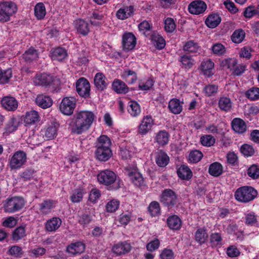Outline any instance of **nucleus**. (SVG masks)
<instances>
[{
	"mask_svg": "<svg viewBox=\"0 0 259 259\" xmlns=\"http://www.w3.org/2000/svg\"><path fill=\"white\" fill-rule=\"evenodd\" d=\"M96 119L95 114L89 110L77 111L69 123L71 132L81 134L88 131Z\"/></svg>",
	"mask_w": 259,
	"mask_h": 259,
	"instance_id": "1",
	"label": "nucleus"
},
{
	"mask_svg": "<svg viewBox=\"0 0 259 259\" xmlns=\"http://www.w3.org/2000/svg\"><path fill=\"white\" fill-rule=\"evenodd\" d=\"M111 141L105 135H102L98 139L95 152L96 158L100 161H106L112 156L110 149Z\"/></svg>",
	"mask_w": 259,
	"mask_h": 259,
	"instance_id": "2",
	"label": "nucleus"
},
{
	"mask_svg": "<svg viewBox=\"0 0 259 259\" xmlns=\"http://www.w3.org/2000/svg\"><path fill=\"white\" fill-rule=\"evenodd\" d=\"M17 11V6L11 1H4L0 3V21L6 22Z\"/></svg>",
	"mask_w": 259,
	"mask_h": 259,
	"instance_id": "3",
	"label": "nucleus"
},
{
	"mask_svg": "<svg viewBox=\"0 0 259 259\" xmlns=\"http://www.w3.org/2000/svg\"><path fill=\"white\" fill-rule=\"evenodd\" d=\"M256 195V191L252 187L248 186L238 188L235 194L236 199L243 202H247L253 200Z\"/></svg>",
	"mask_w": 259,
	"mask_h": 259,
	"instance_id": "4",
	"label": "nucleus"
},
{
	"mask_svg": "<svg viewBox=\"0 0 259 259\" xmlns=\"http://www.w3.org/2000/svg\"><path fill=\"white\" fill-rule=\"evenodd\" d=\"M25 203L22 197H13L8 199L4 204L5 211L9 213H13L22 209Z\"/></svg>",
	"mask_w": 259,
	"mask_h": 259,
	"instance_id": "5",
	"label": "nucleus"
},
{
	"mask_svg": "<svg viewBox=\"0 0 259 259\" xmlns=\"http://www.w3.org/2000/svg\"><path fill=\"white\" fill-rule=\"evenodd\" d=\"M27 155L23 151L15 152L9 159V164L11 169H18L21 168L26 162Z\"/></svg>",
	"mask_w": 259,
	"mask_h": 259,
	"instance_id": "6",
	"label": "nucleus"
},
{
	"mask_svg": "<svg viewBox=\"0 0 259 259\" xmlns=\"http://www.w3.org/2000/svg\"><path fill=\"white\" fill-rule=\"evenodd\" d=\"M32 81L34 85L44 87L56 84L58 82L57 79L53 75L46 73L36 74L32 79Z\"/></svg>",
	"mask_w": 259,
	"mask_h": 259,
	"instance_id": "7",
	"label": "nucleus"
},
{
	"mask_svg": "<svg viewBox=\"0 0 259 259\" xmlns=\"http://www.w3.org/2000/svg\"><path fill=\"white\" fill-rule=\"evenodd\" d=\"M155 125L154 119L150 115L144 116L138 126L137 132L142 136H145L152 130Z\"/></svg>",
	"mask_w": 259,
	"mask_h": 259,
	"instance_id": "8",
	"label": "nucleus"
},
{
	"mask_svg": "<svg viewBox=\"0 0 259 259\" xmlns=\"http://www.w3.org/2000/svg\"><path fill=\"white\" fill-rule=\"evenodd\" d=\"M76 100L72 97L64 98L59 106L61 113L66 115H71L76 107Z\"/></svg>",
	"mask_w": 259,
	"mask_h": 259,
	"instance_id": "9",
	"label": "nucleus"
},
{
	"mask_svg": "<svg viewBox=\"0 0 259 259\" xmlns=\"http://www.w3.org/2000/svg\"><path fill=\"white\" fill-rule=\"evenodd\" d=\"M97 179L100 184L109 186L116 182V175L111 170H105L98 174Z\"/></svg>",
	"mask_w": 259,
	"mask_h": 259,
	"instance_id": "10",
	"label": "nucleus"
},
{
	"mask_svg": "<svg viewBox=\"0 0 259 259\" xmlns=\"http://www.w3.org/2000/svg\"><path fill=\"white\" fill-rule=\"evenodd\" d=\"M76 89L80 96L88 97L90 95V84L86 78L81 77L76 82Z\"/></svg>",
	"mask_w": 259,
	"mask_h": 259,
	"instance_id": "11",
	"label": "nucleus"
},
{
	"mask_svg": "<svg viewBox=\"0 0 259 259\" xmlns=\"http://www.w3.org/2000/svg\"><path fill=\"white\" fill-rule=\"evenodd\" d=\"M22 119L25 126H30L37 124L40 120V117L37 111L31 110L26 112Z\"/></svg>",
	"mask_w": 259,
	"mask_h": 259,
	"instance_id": "12",
	"label": "nucleus"
},
{
	"mask_svg": "<svg viewBox=\"0 0 259 259\" xmlns=\"http://www.w3.org/2000/svg\"><path fill=\"white\" fill-rule=\"evenodd\" d=\"M125 169L127 176L135 186L142 187L144 185V179L136 167L131 169L127 167Z\"/></svg>",
	"mask_w": 259,
	"mask_h": 259,
	"instance_id": "13",
	"label": "nucleus"
},
{
	"mask_svg": "<svg viewBox=\"0 0 259 259\" xmlns=\"http://www.w3.org/2000/svg\"><path fill=\"white\" fill-rule=\"evenodd\" d=\"M176 200L177 196L175 193L170 189L164 190L160 196L161 202L167 206L174 205Z\"/></svg>",
	"mask_w": 259,
	"mask_h": 259,
	"instance_id": "14",
	"label": "nucleus"
},
{
	"mask_svg": "<svg viewBox=\"0 0 259 259\" xmlns=\"http://www.w3.org/2000/svg\"><path fill=\"white\" fill-rule=\"evenodd\" d=\"M135 36L130 32L125 33L122 36V47L125 51L132 50L136 45Z\"/></svg>",
	"mask_w": 259,
	"mask_h": 259,
	"instance_id": "15",
	"label": "nucleus"
},
{
	"mask_svg": "<svg viewBox=\"0 0 259 259\" xmlns=\"http://www.w3.org/2000/svg\"><path fill=\"white\" fill-rule=\"evenodd\" d=\"M206 8V5L203 1H195L189 5L188 9L191 14L199 15L203 13Z\"/></svg>",
	"mask_w": 259,
	"mask_h": 259,
	"instance_id": "16",
	"label": "nucleus"
},
{
	"mask_svg": "<svg viewBox=\"0 0 259 259\" xmlns=\"http://www.w3.org/2000/svg\"><path fill=\"white\" fill-rule=\"evenodd\" d=\"M214 63L208 59L202 62L200 65V69L204 75L210 77L214 74Z\"/></svg>",
	"mask_w": 259,
	"mask_h": 259,
	"instance_id": "17",
	"label": "nucleus"
},
{
	"mask_svg": "<svg viewBox=\"0 0 259 259\" xmlns=\"http://www.w3.org/2000/svg\"><path fill=\"white\" fill-rule=\"evenodd\" d=\"M58 124L56 122L48 124L43 131V136L46 140H51L55 138L57 134Z\"/></svg>",
	"mask_w": 259,
	"mask_h": 259,
	"instance_id": "18",
	"label": "nucleus"
},
{
	"mask_svg": "<svg viewBox=\"0 0 259 259\" xmlns=\"http://www.w3.org/2000/svg\"><path fill=\"white\" fill-rule=\"evenodd\" d=\"M134 12V8L133 6H124L117 11L116 17L119 20H123L132 16Z\"/></svg>",
	"mask_w": 259,
	"mask_h": 259,
	"instance_id": "19",
	"label": "nucleus"
},
{
	"mask_svg": "<svg viewBox=\"0 0 259 259\" xmlns=\"http://www.w3.org/2000/svg\"><path fill=\"white\" fill-rule=\"evenodd\" d=\"M169 134L165 130H161L155 134L154 142L159 146H164L168 143Z\"/></svg>",
	"mask_w": 259,
	"mask_h": 259,
	"instance_id": "20",
	"label": "nucleus"
},
{
	"mask_svg": "<svg viewBox=\"0 0 259 259\" xmlns=\"http://www.w3.org/2000/svg\"><path fill=\"white\" fill-rule=\"evenodd\" d=\"M1 103L3 107L8 111H14L18 107L17 101L12 97H5L2 99Z\"/></svg>",
	"mask_w": 259,
	"mask_h": 259,
	"instance_id": "21",
	"label": "nucleus"
},
{
	"mask_svg": "<svg viewBox=\"0 0 259 259\" xmlns=\"http://www.w3.org/2000/svg\"><path fill=\"white\" fill-rule=\"evenodd\" d=\"M19 125L18 119L14 117H11L6 124L5 131L3 133L4 135L8 136L15 132L17 130Z\"/></svg>",
	"mask_w": 259,
	"mask_h": 259,
	"instance_id": "22",
	"label": "nucleus"
},
{
	"mask_svg": "<svg viewBox=\"0 0 259 259\" xmlns=\"http://www.w3.org/2000/svg\"><path fill=\"white\" fill-rule=\"evenodd\" d=\"M35 103L41 108L47 109L52 105L53 100L49 96L41 94L36 98Z\"/></svg>",
	"mask_w": 259,
	"mask_h": 259,
	"instance_id": "23",
	"label": "nucleus"
},
{
	"mask_svg": "<svg viewBox=\"0 0 259 259\" xmlns=\"http://www.w3.org/2000/svg\"><path fill=\"white\" fill-rule=\"evenodd\" d=\"M74 26L77 32L81 35H86L89 32V24L82 19H78L74 22Z\"/></svg>",
	"mask_w": 259,
	"mask_h": 259,
	"instance_id": "24",
	"label": "nucleus"
},
{
	"mask_svg": "<svg viewBox=\"0 0 259 259\" xmlns=\"http://www.w3.org/2000/svg\"><path fill=\"white\" fill-rule=\"evenodd\" d=\"M131 249V246L127 242H122L114 244L112 248L113 252L117 255H119L129 252Z\"/></svg>",
	"mask_w": 259,
	"mask_h": 259,
	"instance_id": "25",
	"label": "nucleus"
},
{
	"mask_svg": "<svg viewBox=\"0 0 259 259\" xmlns=\"http://www.w3.org/2000/svg\"><path fill=\"white\" fill-rule=\"evenodd\" d=\"M54 61H62L67 56L66 51L62 48H57L52 50L50 55Z\"/></svg>",
	"mask_w": 259,
	"mask_h": 259,
	"instance_id": "26",
	"label": "nucleus"
},
{
	"mask_svg": "<svg viewBox=\"0 0 259 259\" xmlns=\"http://www.w3.org/2000/svg\"><path fill=\"white\" fill-rule=\"evenodd\" d=\"M150 39L152 44L159 50L162 49L165 46L164 39L156 32H152Z\"/></svg>",
	"mask_w": 259,
	"mask_h": 259,
	"instance_id": "27",
	"label": "nucleus"
},
{
	"mask_svg": "<svg viewBox=\"0 0 259 259\" xmlns=\"http://www.w3.org/2000/svg\"><path fill=\"white\" fill-rule=\"evenodd\" d=\"M94 83L96 87L100 90H103L106 88L108 82L106 76L101 72L97 73L94 77Z\"/></svg>",
	"mask_w": 259,
	"mask_h": 259,
	"instance_id": "28",
	"label": "nucleus"
},
{
	"mask_svg": "<svg viewBox=\"0 0 259 259\" xmlns=\"http://www.w3.org/2000/svg\"><path fill=\"white\" fill-rule=\"evenodd\" d=\"M169 158L167 154L162 150H160L156 153L155 161L157 165L161 167H164L169 163Z\"/></svg>",
	"mask_w": 259,
	"mask_h": 259,
	"instance_id": "29",
	"label": "nucleus"
},
{
	"mask_svg": "<svg viewBox=\"0 0 259 259\" xmlns=\"http://www.w3.org/2000/svg\"><path fill=\"white\" fill-rule=\"evenodd\" d=\"M61 224L62 221L60 218L54 217L46 222L45 228L49 232H55L60 228Z\"/></svg>",
	"mask_w": 259,
	"mask_h": 259,
	"instance_id": "30",
	"label": "nucleus"
},
{
	"mask_svg": "<svg viewBox=\"0 0 259 259\" xmlns=\"http://www.w3.org/2000/svg\"><path fill=\"white\" fill-rule=\"evenodd\" d=\"M168 107L171 113L178 114L183 110V102L178 99L174 98L169 101Z\"/></svg>",
	"mask_w": 259,
	"mask_h": 259,
	"instance_id": "31",
	"label": "nucleus"
},
{
	"mask_svg": "<svg viewBox=\"0 0 259 259\" xmlns=\"http://www.w3.org/2000/svg\"><path fill=\"white\" fill-rule=\"evenodd\" d=\"M178 177L182 180L188 181L193 176L192 172L190 168L185 165H182L177 170Z\"/></svg>",
	"mask_w": 259,
	"mask_h": 259,
	"instance_id": "32",
	"label": "nucleus"
},
{
	"mask_svg": "<svg viewBox=\"0 0 259 259\" xmlns=\"http://www.w3.org/2000/svg\"><path fill=\"white\" fill-rule=\"evenodd\" d=\"M66 249L68 253L72 254H80L84 251L85 245L81 242H76L68 245Z\"/></svg>",
	"mask_w": 259,
	"mask_h": 259,
	"instance_id": "33",
	"label": "nucleus"
},
{
	"mask_svg": "<svg viewBox=\"0 0 259 259\" xmlns=\"http://www.w3.org/2000/svg\"><path fill=\"white\" fill-rule=\"evenodd\" d=\"M38 52L33 47L28 49L23 54V58L28 63L36 61L38 58Z\"/></svg>",
	"mask_w": 259,
	"mask_h": 259,
	"instance_id": "34",
	"label": "nucleus"
},
{
	"mask_svg": "<svg viewBox=\"0 0 259 259\" xmlns=\"http://www.w3.org/2000/svg\"><path fill=\"white\" fill-rule=\"evenodd\" d=\"M232 127L236 133H243L246 130V125L245 122L239 118H234L232 121Z\"/></svg>",
	"mask_w": 259,
	"mask_h": 259,
	"instance_id": "35",
	"label": "nucleus"
},
{
	"mask_svg": "<svg viewBox=\"0 0 259 259\" xmlns=\"http://www.w3.org/2000/svg\"><path fill=\"white\" fill-rule=\"evenodd\" d=\"M127 111L132 117H137L141 112V107L137 102L130 101L128 103Z\"/></svg>",
	"mask_w": 259,
	"mask_h": 259,
	"instance_id": "36",
	"label": "nucleus"
},
{
	"mask_svg": "<svg viewBox=\"0 0 259 259\" xmlns=\"http://www.w3.org/2000/svg\"><path fill=\"white\" fill-rule=\"evenodd\" d=\"M121 76L128 84H133L137 79L136 73L130 69L124 70L121 74Z\"/></svg>",
	"mask_w": 259,
	"mask_h": 259,
	"instance_id": "37",
	"label": "nucleus"
},
{
	"mask_svg": "<svg viewBox=\"0 0 259 259\" xmlns=\"http://www.w3.org/2000/svg\"><path fill=\"white\" fill-rule=\"evenodd\" d=\"M85 193H87V191L83 186L75 189L70 197L71 201L74 203L79 202L81 201L83 195Z\"/></svg>",
	"mask_w": 259,
	"mask_h": 259,
	"instance_id": "38",
	"label": "nucleus"
},
{
	"mask_svg": "<svg viewBox=\"0 0 259 259\" xmlns=\"http://www.w3.org/2000/svg\"><path fill=\"white\" fill-rule=\"evenodd\" d=\"M232 104L230 98L226 96L221 97L218 102L220 109L226 112H228L231 109Z\"/></svg>",
	"mask_w": 259,
	"mask_h": 259,
	"instance_id": "39",
	"label": "nucleus"
},
{
	"mask_svg": "<svg viewBox=\"0 0 259 259\" xmlns=\"http://www.w3.org/2000/svg\"><path fill=\"white\" fill-rule=\"evenodd\" d=\"M57 204L56 201L47 200L39 204L40 210L44 214H48L54 208Z\"/></svg>",
	"mask_w": 259,
	"mask_h": 259,
	"instance_id": "40",
	"label": "nucleus"
},
{
	"mask_svg": "<svg viewBox=\"0 0 259 259\" xmlns=\"http://www.w3.org/2000/svg\"><path fill=\"white\" fill-rule=\"evenodd\" d=\"M34 16L38 20L43 19L46 15V9L42 3H38L34 6Z\"/></svg>",
	"mask_w": 259,
	"mask_h": 259,
	"instance_id": "41",
	"label": "nucleus"
},
{
	"mask_svg": "<svg viewBox=\"0 0 259 259\" xmlns=\"http://www.w3.org/2000/svg\"><path fill=\"white\" fill-rule=\"evenodd\" d=\"M112 89L118 94H125L128 92V88L121 80H115L112 83Z\"/></svg>",
	"mask_w": 259,
	"mask_h": 259,
	"instance_id": "42",
	"label": "nucleus"
},
{
	"mask_svg": "<svg viewBox=\"0 0 259 259\" xmlns=\"http://www.w3.org/2000/svg\"><path fill=\"white\" fill-rule=\"evenodd\" d=\"M221 19L217 14H210L205 20L206 25L209 28L216 27L221 22Z\"/></svg>",
	"mask_w": 259,
	"mask_h": 259,
	"instance_id": "43",
	"label": "nucleus"
},
{
	"mask_svg": "<svg viewBox=\"0 0 259 259\" xmlns=\"http://www.w3.org/2000/svg\"><path fill=\"white\" fill-rule=\"evenodd\" d=\"M167 223L169 228L172 230H179L182 225L180 219L176 215L169 217L167 220Z\"/></svg>",
	"mask_w": 259,
	"mask_h": 259,
	"instance_id": "44",
	"label": "nucleus"
},
{
	"mask_svg": "<svg viewBox=\"0 0 259 259\" xmlns=\"http://www.w3.org/2000/svg\"><path fill=\"white\" fill-rule=\"evenodd\" d=\"M208 171L210 175L214 177H218L223 173V167L220 163L218 162H213L210 165Z\"/></svg>",
	"mask_w": 259,
	"mask_h": 259,
	"instance_id": "45",
	"label": "nucleus"
},
{
	"mask_svg": "<svg viewBox=\"0 0 259 259\" xmlns=\"http://www.w3.org/2000/svg\"><path fill=\"white\" fill-rule=\"evenodd\" d=\"M208 235L205 228H198L195 234L196 241L200 244L204 243L207 240Z\"/></svg>",
	"mask_w": 259,
	"mask_h": 259,
	"instance_id": "46",
	"label": "nucleus"
},
{
	"mask_svg": "<svg viewBox=\"0 0 259 259\" xmlns=\"http://www.w3.org/2000/svg\"><path fill=\"white\" fill-rule=\"evenodd\" d=\"M245 37V32L242 29L235 30L231 35L232 41L235 44L242 42Z\"/></svg>",
	"mask_w": 259,
	"mask_h": 259,
	"instance_id": "47",
	"label": "nucleus"
},
{
	"mask_svg": "<svg viewBox=\"0 0 259 259\" xmlns=\"http://www.w3.org/2000/svg\"><path fill=\"white\" fill-rule=\"evenodd\" d=\"M180 61L182 64V67L187 70L192 68L195 64V61L192 57L187 55L182 56Z\"/></svg>",
	"mask_w": 259,
	"mask_h": 259,
	"instance_id": "48",
	"label": "nucleus"
},
{
	"mask_svg": "<svg viewBox=\"0 0 259 259\" xmlns=\"http://www.w3.org/2000/svg\"><path fill=\"white\" fill-rule=\"evenodd\" d=\"M119 204L120 202L117 199H112L110 200L106 204V211L109 213L114 212L118 209Z\"/></svg>",
	"mask_w": 259,
	"mask_h": 259,
	"instance_id": "49",
	"label": "nucleus"
},
{
	"mask_svg": "<svg viewBox=\"0 0 259 259\" xmlns=\"http://www.w3.org/2000/svg\"><path fill=\"white\" fill-rule=\"evenodd\" d=\"M164 30L167 33H172L176 29V24L173 18H166L164 21Z\"/></svg>",
	"mask_w": 259,
	"mask_h": 259,
	"instance_id": "50",
	"label": "nucleus"
},
{
	"mask_svg": "<svg viewBox=\"0 0 259 259\" xmlns=\"http://www.w3.org/2000/svg\"><path fill=\"white\" fill-rule=\"evenodd\" d=\"M237 64V60L235 58H228L222 60L220 65L225 69L233 70Z\"/></svg>",
	"mask_w": 259,
	"mask_h": 259,
	"instance_id": "51",
	"label": "nucleus"
},
{
	"mask_svg": "<svg viewBox=\"0 0 259 259\" xmlns=\"http://www.w3.org/2000/svg\"><path fill=\"white\" fill-rule=\"evenodd\" d=\"M201 144L205 147L213 146L215 142V138L209 135H203L200 137Z\"/></svg>",
	"mask_w": 259,
	"mask_h": 259,
	"instance_id": "52",
	"label": "nucleus"
},
{
	"mask_svg": "<svg viewBox=\"0 0 259 259\" xmlns=\"http://www.w3.org/2000/svg\"><path fill=\"white\" fill-rule=\"evenodd\" d=\"M203 157L202 152L195 150L191 151L189 155V161L191 163H197L199 162Z\"/></svg>",
	"mask_w": 259,
	"mask_h": 259,
	"instance_id": "53",
	"label": "nucleus"
},
{
	"mask_svg": "<svg viewBox=\"0 0 259 259\" xmlns=\"http://www.w3.org/2000/svg\"><path fill=\"white\" fill-rule=\"evenodd\" d=\"M139 30L145 35L147 36L151 32V25L147 21H144L139 25Z\"/></svg>",
	"mask_w": 259,
	"mask_h": 259,
	"instance_id": "54",
	"label": "nucleus"
},
{
	"mask_svg": "<svg viewBox=\"0 0 259 259\" xmlns=\"http://www.w3.org/2000/svg\"><path fill=\"white\" fill-rule=\"evenodd\" d=\"M25 229L23 226L17 227L13 233V239L14 240L18 241L25 236Z\"/></svg>",
	"mask_w": 259,
	"mask_h": 259,
	"instance_id": "55",
	"label": "nucleus"
},
{
	"mask_svg": "<svg viewBox=\"0 0 259 259\" xmlns=\"http://www.w3.org/2000/svg\"><path fill=\"white\" fill-rule=\"evenodd\" d=\"M12 72L11 69H9L5 71L0 69V83L4 84L8 82L12 77Z\"/></svg>",
	"mask_w": 259,
	"mask_h": 259,
	"instance_id": "56",
	"label": "nucleus"
},
{
	"mask_svg": "<svg viewBox=\"0 0 259 259\" xmlns=\"http://www.w3.org/2000/svg\"><path fill=\"white\" fill-rule=\"evenodd\" d=\"M148 210L152 216L155 217L159 214L160 212L159 204L156 201L151 202L148 207Z\"/></svg>",
	"mask_w": 259,
	"mask_h": 259,
	"instance_id": "57",
	"label": "nucleus"
},
{
	"mask_svg": "<svg viewBox=\"0 0 259 259\" xmlns=\"http://www.w3.org/2000/svg\"><path fill=\"white\" fill-rule=\"evenodd\" d=\"M212 53L218 56L224 55L226 52V48L221 43H215L211 47Z\"/></svg>",
	"mask_w": 259,
	"mask_h": 259,
	"instance_id": "58",
	"label": "nucleus"
},
{
	"mask_svg": "<svg viewBox=\"0 0 259 259\" xmlns=\"http://www.w3.org/2000/svg\"><path fill=\"white\" fill-rule=\"evenodd\" d=\"M199 48L198 44L194 41L190 40L187 42L184 46V50L185 51L191 53L197 52Z\"/></svg>",
	"mask_w": 259,
	"mask_h": 259,
	"instance_id": "59",
	"label": "nucleus"
},
{
	"mask_svg": "<svg viewBox=\"0 0 259 259\" xmlns=\"http://www.w3.org/2000/svg\"><path fill=\"white\" fill-rule=\"evenodd\" d=\"M246 96L251 100H256L259 99V88H252L245 93Z\"/></svg>",
	"mask_w": 259,
	"mask_h": 259,
	"instance_id": "60",
	"label": "nucleus"
},
{
	"mask_svg": "<svg viewBox=\"0 0 259 259\" xmlns=\"http://www.w3.org/2000/svg\"><path fill=\"white\" fill-rule=\"evenodd\" d=\"M218 91V87L215 84H208L206 85L203 89L205 95L210 97L214 96Z\"/></svg>",
	"mask_w": 259,
	"mask_h": 259,
	"instance_id": "61",
	"label": "nucleus"
},
{
	"mask_svg": "<svg viewBox=\"0 0 259 259\" xmlns=\"http://www.w3.org/2000/svg\"><path fill=\"white\" fill-rule=\"evenodd\" d=\"M92 219V216L90 213H84L79 217L78 222L82 226L87 227Z\"/></svg>",
	"mask_w": 259,
	"mask_h": 259,
	"instance_id": "62",
	"label": "nucleus"
},
{
	"mask_svg": "<svg viewBox=\"0 0 259 259\" xmlns=\"http://www.w3.org/2000/svg\"><path fill=\"white\" fill-rule=\"evenodd\" d=\"M241 152L246 157L251 156L253 155L254 150L253 147L248 144L243 145L240 148Z\"/></svg>",
	"mask_w": 259,
	"mask_h": 259,
	"instance_id": "63",
	"label": "nucleus"
},
{
	"mask_svg": "<svg viewBox=\"0 0 259 259\" xmlns=\"http://www.w3.org/2000/svg\"><path fill=\"white\" fill-rule=\"evenodd\" d=\"M160 259H174V253L171 249L164 248L159 254Z\"/></svg>",
	"mask_w": 259,
	"mask_h": 259,
	"instance_id": "64",
	"label": "nucleus"
}]
</instances>
